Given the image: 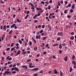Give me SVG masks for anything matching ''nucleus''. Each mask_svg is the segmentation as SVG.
<instances>
[{"mask_svg": "<svg viewBox=\"0 0 76 76\" xmlns=\"http://www.w3.org/2000/svg\"><path fill=\"white\" fill-rule=\"evenodd\" d=\"M15 70V71H17V72H19V69L17 67H13L12 69V71H13Z\"/></svg>", "mask_w": 76, "mask_h": 76, "instance_id": "1", "label": "nucleus"}, {"mask_svg": "<svg viewBox=\"0 0 76 76\" xmlns=\"http://www.w3.org/2000/svg\"><path fill=\"white\" fill-rule=\"evenodd\" d=\"M37 6V5H36V10H41V11H42V9H41V8H39L38 7H36Z\"/></svg>", "mask_w": 76, "mask_h": 76, "instance_id": "2", "label": "nucleus"}, {"mask_svg": "<svg viewBox=\"0 0 76 76\" xmlns=\"http://www.w3.org/2000/svg\"><path fill=\"white\" fill-rule=\"evenodd\" d=\"M20 54V50H19L18 51V52L16 53V55H15V56H18V55H19V54Z\"/></svg>", "mask_w": 76, "mask_h": 76, "instance_id": "3", "label": "nucleus"}, {"mask_svg": "<svg viewBox=\"0 0 76 76\" xmlns=\"http://www.w3.org/2000/svg\"><path fill=\"white\" fill-rule=\"evenodd\" d=\"M10 73L9 71H6L4 73V75H6V74H9Z\"/></svg>", "mask_w": 76, "mask_h": 76, "instance_id": "4", "label": "nucleus"}, {"mask_svg": "<svg viewBox=\"0 0 76 76\" xmlns=\"http://www.w3.org/2000/svg\"><path fill=\"white\" fill-rule=\"evenodd\" d=\"M21 67L22 68H25V69H27L28 68L27 66L25 65L21 66Z\"/></svg>", "mask_w": 76, "mask_h": 76, "instance_id": "5", "label": "nucleus"}, {"mask_svg": "<svg viewBox=\"0 0 76 76\" xmlns=\"http://www.w3.org/2000/svg\"><path fill=\"white\" fill-rule=\"evenodd\" d=\"M62 34H63V32H59L58 33L57 35H62Z\"/></svg>", "mask_w": 76, "mask_h": 76, "instance_id": "6", "label": "nucleus"}, {"mask_svg": "<svg viewBox=\"0 0 76 76\" xmlns=\"http://www.w3.org/2000/svg\"><path fill=\"white\" fill-rule=\"evenodd\" d=\"M4 28H3V29L5 31L6 30V26L4 25L3 26Z\"/></svg>", "mask_w": 76, "mask_h": 76, "instance_id": "7", "label": "nucleus"}, {"mask_svg": "<svg viewBox=\"0 0 76 76\" xmlns=\"http://www.w3.org/2000/svg\"><path fill=\"white\" fill-rule=\"evenodd\" d=\"M15 25H16V24H13L11 26V28H14Z\"/></svg>", "mask_w": 76, "mask_h": 76, "instance_id": "8", "label": "nucleus"}, {"mask_svg": "<svg viewBox=\"0 0 76 76\" xmlns=\"http://www.w3.org/2000/svg\"><path fill=\"white\" fill-rule=\"evenodd\" d=\"M72 64H73V65H74L75 66L76 65V62L75 61H73L72 62Z\"/></svg>", "mask_w": 76, "mask_h": 76, "instance_id": "9", "label": "nucleus"}, {"mask_svg": "<svg viewBox=\"0 0 76 76\" xmlns=\"http://www.w3.org/2000/svg\"><path fill=\"white\" fill-rule=\"evenodd\" d=\"M54 72L55 74H57V70L56 69H54Z\"/></svg>", "mask_w": 76, "mask_h": 76, "instance_id": "10", "label": "nucleus"}, {"mask_svg": "<svg viewBox=\"0 0 76 76\" xmlns=\"http://www.w3.org/2000/svg\"><path fill=\"white\" fill-rule=\"evenodd\" d=\"M38 49V48L37 47H35L34 48V50L35 51H37Z\"/></svg>", "mask_w": 76, "mask_h": 76, "instance_id": "11", "label": "nucleus"}, {"mask_svg": "<svg viewBox=\"0 0 76 76\" xmlns=\"http://www.w3.org/2000/svg\"><path fill=\"white\" fill-rule=\"evenodd\" d=\"M72 9H75V4H72Z\"/></svg>", "mask_w": 76, "mask_h": 76, "instance_id": "12", "label": "nucleus"}, {"mask_svg": "<svg viewBox=\"0 0 76 76\" xmlns=\"http://www.w3.org/2000/svg\"><path fill=\"white\" fill-rule=\"evenodd\" d=\"M67 56H66L65 58L64 59V60L65 61H67Z\"/></svg>", "mask_w": 76, "mask_h": 76, "instance_id": "13", "label": "nucleus"}, {"mask_svg": "<svg viewBox=\"0 0 76 76\" xmlns=\"http://www.w3.org/2000/svg\"><path fill=\"white\" fill-rule=\"evenodd\" d=\"M38 16V15L37 14H36L34 17H33V18L34 19H35L36 17H37Z\"/></svg>", "mask_w": 76, "mask_h": 76, "instance_id": "14", "label": "nucleus"}, {"mask_svg": "<svg viewBox=\"0 0 76 76\" xmlns=\"http://www.w3.org/2000/svg\"><path fill=\"white\" fill-rule=\"evenodd\" d=\"M61 48H62V45L61 44H60L59 45V48L60 49Z\"/></svg>", "mask_w": 76, "mask_h": 76, "instance_id": "15", "label": "nucleus"}, {"mask_svg": "<svg viewBox=\"0 0 76 76\" xmlns=\"http://www.w3.org/2000/svg\"><path fill=\"white\" fill-rule=\"evenodd\" d=\"M34 70L35 71H37V70H38V69H39V68H34Z\"/></svg>", "mask_w": 76, "mask_h": 76, "instance_id": "16", "label": "nucleus"}, {"mask_svg": "<svg viewBox=\"0 0 76 76\" xmlns=\"http://www.w3.org/2000/svg\"><path fill=\"white\" fill-rule=\"evenodd\" d=\"M72 40H73L74 39V37L72 36L70 38Z\"/></svg>", "mask_w": 76, "mask_h": 76, "instance_id": "17", "label": "nucleus"}, {"mask_svg": "<svg viewBox=\"0 0 76 76\" xmlns=\"http://www.w3.org/2000/svg\"><path fill=\"white\" fill-rule=\"evenodd\" d=\"M30 61H31V59H30L27 60L26 62H30Z\"/></svg>", "mask_w": 76, "mask_h": 76, "instance_id": "18", "label": "nucleus"}, {"mask_svg": "<svg viewBox=\"0 0 76 76\" xmlns=\"http://www.w3.org/2000/svg\"><path fill=\"white\" fill-rule=\"evenodd\" d=\"M17 21L18 22H22V20H20L18 19H17Z\"/></svg>", "mask_w": 76, "mask_h": 76, "instance_id": "19", "label": "nucleus"}, {"mask_svg": "<svg viewBox=\"0 0 76 76\" xmlns=\"http://www.w3.org/2000/svg\"><path fill=\"white\" fill-rule=\"evenodd\" d=\"M72 71V67H70V70H69V72H70V73H71Z\"/></svg>", "mask_w": 76, "mask_h": 76, "instance_id": "20", "label": "nucleus"}, {"mask_svg": "<svg viewBox=\"0 0 76 76\" xmlns=\"http://www.w3.org/2000/svg\"><path fill=\"white\" fill-rule=\"evenodd\" d=\"M30 4L31 6H32V7H34V5H33V3H30Z\"/></svg>", "mask_w": 76, "mask_h": 76, "instance_id": "21", "label": "nucleus"}, {"mask_svg": "<svg viewBox=\"0 0 76 76\" xmlns=\"http://www.w3.org/2000/svg\"><path fill=\"white\" fill-rule=\"evenodd\" d=\"M12 30H11L10 32H9L8 34H12Z\"/></svg>", "mask_w": 76, "mask_h": 76, "instance_id": "22", "label": "nucleus"}, {"mask_svg": "<svg viewBox=\"0 0 76 76\" xmlns=\"http://www.w3.org/2000/svg\"><path fill=\"white\" fill-rule=\"evenodd\" d=\"M29 15H26V16L25 17V19H26L27 18H28V16Z\"/></svg>", "mask_w": 76, "mask_h": 76, "instance_id": "23", "label": "nucleus"}, {"mask_svg": "<svg viewBox=\"0 0 76 76\" xmlns=\"http://www.w3.org/2000/svg\"><path fill=\"white\" fill-rule=\"evenodd\" d=\"M12 73H13V74H15L16 73V71H12Z\"/></svg>", "mask_w": 76, "mask_h": 76, "instance_id": "24", "label": "nucleus"}, {"mask_svg": "<svg viewBox=\"0 0 76 76\" xmlns=\"http://www.w3.org/2000/svg\"><path fill=\"white\" fill-rule=\"evenodd\" d=\"M15 50V48H12L11 49V51H12V50Z\"/></svg>", "mask_w": 76, "mask_h": 76, "instance_id": "25", "label": "nucleus"}, {"mask_svg": "<svg viewBox=\"0 0 76 76\" xmlns=\"http://www.w3.org/2000/svg\"><path fill=\"white\" fill-rule=\"evenodd\" d=\"M61 39L60 37H58L57 39V41H59V40H60Z\"/></svg>", "mask_w": 76, "mask_h": 76, "instance_id": "26", "label": "nucleus"}, {"mask_svg": "<svg viewBox=\"0 0 76 76\" xmlns=\"http://www.w3.org/2000/svg\"><path fill=\"white\" fill-rule=\"evenodd\" d=\"M18 41L19 42V43L20 44H22V41H21V40H18Z\"/></svg>", "mask_w": 76, "mask_h": 76, "instance_id": "27", "label": "nucleus"}, {"mask_svg": "<svg viewBox=\"0 0 76 76\" xmlns=\"http://www.w3.org/2000/svg\"><path fill=\"white\" fill-rule=\"evenodd\" d=\"M60 75L61 76H62V75H63V73H62V72H61V71H60Z\"/></svg>", "mask_w": 76, "mask_h": 76, "instance_id": "28", "label": "nucleus"}, {"mask_svg": "<svg viewBox=\"0 0 76 76\" xmlns=\"http://www.w3.org/2000/svg\"><path fill=\"white\" fill-rule=\"evenodd\" d=\"M42 32H43V30H41V31H40L39 33L40 34H41V33H42Z\"/></svg>", "mask_w": 76, "mask_h": 76, "instance_id": "29", "label": "nucleus"}, {"mask_svg": "<svg viewBox=\"0 0 76 76\" xmlns=\"http://www.w3.org/2000/svg\"><path fill=\"white\" fill-rule=\"evenodd\" d=\"M41 3H42V4H44L45 2H44V1H42L41 2Z\"/></svg>", "mask_w": 76, "mask_h": 76, "instance_id": "30", "label": "nucleus"}, {"mask_svg": "<svg viewBox=\"0 0 76 76\" xmlns=\"http://www.w3.org/2000/svg\"><path fill=\"white\" fill-rule=\"evenodd\" d=\"M71 6V4H69L68 5V7H70Z\"/></svg>", "mask_w": 76, "mask_h": 76, "instance_id": "31", "label": "nucleus"}, {"mask_svg": "<svg viewBox=\"0 0 76 76\" xmlns=\"http://www.w3.org/2000/svg\"><path fill=\"white\" fill-rule=\"evenodd\" d=\"M51 6L50 5H49L48 6V9L50 10L51 9Z\"/></svg>", "mask_w": 76, "mask_h": 76, "instance_id": "32", "label": "nucleus"}, {"mask_svg": "<svg viewBox=\"0 0 76 76\" xmlns=\"http://www.w3.org/2000/svg\"><path fill=\"white\" fill-rule=\"evenodd\" d=\"M58 45V44H55V45H53V47H55V46H57V45Z\"/></svg>", "mask_w": 76, "mask_h": 76, "instance_id": "33", "label": "nucleus"}, {"mask_svg": "<svg viewBox=\"0 0 76 76\" xmlns=\"http://www.w3.org/2000/svg\"><path fill=\"white\" fill-rule=\"evenodd\" d=\"M13 45H14V43H12V44L11 45V46L12 47H13Z\"/></svg>", "mask_w": 76, "mask_h": 76, "instance_id": "34", "label": "nucleus"}, {"mask_svg": "<svg viewBox=\"0 0 76 76\" xmlns=\"http://www.w3.org/2000/svg\"><path fill=\"white\" fill-rule=\"evenodd\" d=\"M59 53L60 54H61V53H62V50H60L59 51Z\"/></svg>", "mask_w": 76, "mask_h": 76, "instance_id": "35", "label": "nucleus"}, {"mask_svg": "<svg viewBox=\"0 0 76 76\" xmlns=\"http://www.w3.org/2000/svg\"><path fill=\"white\" fill-rule=\"evenodd\" d=\"M72 58L75 60V57L74 56H73L72 57Z\"/></svg>", "mask_w": 76, "mask_h": 76, "instance_id": "36", "label": "nucleus"}, {"mask_svg": "<svg viewBox=\"0 0 76 76\" xmlns=\"http://www.w3.org/2000/svg\"><path fill=\"white\" fill-rule=\"evenodd\" d=\"M64 13H67V10H65L64 11Z\"/></svg>", "mask_w": 76, "mask_h": 76, "instance_id": "37", "label": "nucleus"}, {"mask_svg": "<svg viewBox=\"0 0 76 76\" xmlns=\"http://www.w3.org/2000/svg\"><path fill=\"white\" fill-rule=\"evenodd\" d=\"M73 12V10H70V12H71L72 13Z\"/></svg>", "mask_w": 76, "mask_h": 76, "instance_id": "38", "label": "nucleus"}, {"mask_svg": "<svg viewBox=\"0 0 76 76\" xmlns=\"http://www.w3.org/2000/svg\"><path fill=\"white\" fill-rule=\"evenodd\" d=\"M46 38H47V37H45L43 38V40H45V39H46Z\"/></svg>", "mask_w": 76, "mask_h": 76, "instance_id": "39", "label": "nucleus"}, {"mask_svg": "<svg viewBox=\"0 0 76 76\" xmlns=\"http://www.w3.org/2000/svg\"><path fill=\"white\" fill-rule=\"evenodd\" d=\"M1 30H3V26H1Z\"/></svg>", "mask_w": 76, "mask_h": 76, "instance_id": "40", "label": "nucleus"}, {"mask_svg": "<svg viewBox=\"0 0 76 76\" xmlns=\"http://www.w3.org/2000/svg\"><path fill=\"white\" fill-rule=\"evenodd\" d=\"M67 18H71V16L70 15H68L67 16Z\"/></svg>", "mask_w": 76, "mask_h": 76, "instance_id": "41", "label": "nucleus"}, {"mask_svg": "<svg viewBox=\"0 0 76 76\" xmlns=\"http://www.w3.org/2000/svg\"><path fill=\"white\" fill-rule=\"evenodd\" d=\"M9 57H10V56H7V60H9Z\"/></svg>", "mask_w": 76, "mask_h": 76, "instance_id": "42", "label": "nucleus"}, {"mask_svg": "<svg viewBox=\"0 0 76 76\" xmlns=\"http://www.w3.org/2000/svg\"><path fill=\"white\" fill-rule=\"evenodd\" d=\"M62 46H66V44L65 43L62 44Z\"/></svg>", "mask_w": 76, "mask_h": 76, "instance_id": "43", "label": "nucleus"}, {"mask_svg": "<svg viewBox=\"0 0 76 76\" xmlns=\"http://www.w3.org/2000/svg\"><path fill=\"white\" fill-rule=\"evenodd\" d=\"M10 48H7V51H9V50H10Z\"/></svg>", "mask_w": 76, "mask_h": 76, "instance_id": "44", "label": "nucleus"}, {"mask_svg": "<svg viewBox=\"0 0 76 76\" xmlns=\"http://www.w3.org/2000/svg\"><path fill=\"white\" fill-rule=\"evenodd\" d=\"M39 37V36H38L36 35V39H38V38Z\"/></svg>", "mask_w": 76, "mask_h": 76, "instance_id": "45", "label": "nucleus"}, {"mask_svg": "<svg viewBox=\"0 0 76 76\" xmlns=\"http://www.w3.org/2000/svg\"><path fill=\"white\" fill-rule=\"evenodd\" d=\"M42 28H45V25H43L42 26Z\"/></svg>", "mask_w": 76, "mask_h": 76, "instance_id": "46", "label": "nucleus"}, {"mask_svg": "<svg viewBox=\"0 0 76 76\" xmlns=\"http://www.w3.org/2000/svg\"><path fill=\"white\" fill-rule=\"evenodd\" d=\"M29 44H30V45H32V42H29Z\"/></svg>", "mask_w": 76, "mask_h": 76, "instance_id": "47", "label": "nucleus"}, {"mask_svg": "<svg viewBox=\"0 0 76 76\" xmlns=\"http://www.w3.org/2000/svg\"><path fill=\"white\" fill-rule=\"evenodd\" d=\"M34 23H37V22H38V20H35L34 21Z\"/></svg>", "mask_w": 76, "mask_h": 76, "instance_id": "48", "label": "nucleus"}, {"mask_svg": "<svg viewBox=\"0 0 76 76\" xmlns=\"http://www.w3.org/2000/svg\"><path fill=\"white\" fill-rule=\"evenodd\" d=\"M37 73L34 74V76H37Z\"/></svg>", "mask_w": 76, "mask_h": 76, "instance_id": "49", "label": "nucleus"}, {"mask_svg": "<svg viewBox=\"0 0 76 76\" xmlns=\"http://www.w3.org/2000/svg\"><path fill=\"white\" fill-rule=\"evenodd\" d=\"M48 45H49L48 44H47V45H46V47H47Z\"/></svg>", "mask_w": 76, "mask_h": 76, "instance_id": "50", "label": "nucleus"}, {"mask_svg": "<svg viewBox=\"0 0 76 76\" xmlns=\"http://www.w3.org/2000/svg\"><path fill=\"white\" fill-rule=\"evenodd\" d=\"M15 16H16V15L14 14L13 15V18H15Z\"/></svg>", "mask_w": 76, "mask_h": 76, "instance_id": "51", "label": "nucleus"}, {"mask_svg": "<svg viewBox=\"0 0 76 76\" xmlns=\"http://www.w3.org/2000/svg\"><path fill=\"white\" fill-rule=\"evenodd\" d=\"M9 12H10V7H9L8 8Z\"/></svg>", "mask_w": 76, "mask_h": 76, "instance_id": "52", "label": "nucleus"}, {"mask_svg": "<svg viewBox=\"0 0 76 76\" xmlns=\"http://www.w3.org/2000/svg\"><path fill=\"white\" fill-rule=\"evenodd\" d=\"M52 2L53 1H52V0H50L49 1V2L50 3H52Z\"/></svg>", "mask_w": 76, "mask_h": 76, "instance_id": "53", "label": "nucleus"}, {"mask_svg": "<svg viewBox=\"0 0 76 76\" xmlns=\"http://www.w3.org/2000/svg\"><path fill=\"white\" fill-rule=\"evenodd\" d=\"M19 48V46H17L16 47V49H17V50H18V48Z\"/></svg>", "mask_w": 76, "mask_h": 76, "instance_id": "54", "label": "nucleus"}, {"mask_svg": "<svg viewBox=\"0 0 76 76\" xmlns=\"http://www.w3.org/2000/svg\"><path fill=\"white\" fill-rule=\"evenodd\" d=\"M46 53H47V52H44L43 53L44 54H45V55L46 54Z\"/></svg>", "mask_w": 76, "mask_h": 76, "instance_id": "55", "label": "nucleus"}, {"mask_svg": "<svg viewBox=\"0 0 76 76\" xmlns=\"http://www.w3.org/2000/svg\"><path fill=\"white\" fill-rule=\"evenodd\" d=\"M12 60V58H10L9 59V60Z\"/></svg>", "mask_w": 76, "mask_h": 76, "instance_id": "56", "label": "nucleus"}, {"mask_svg": "<svg viewBox=\"0 0 76 76\" xmlns=\"http://www.w3.org/2000/svg\"><path fill=\"white\" fill-rule=\"evenodd\" d=\"M71 35H74V32H73L72 33H71Z\"/></svg>", "mask_w": 76, "mask_h": 76, "instance_id": "57", "label": "nucleus"}, {"mask_svg": "<svg viewBox=\"0 0 76 76\" xmlns=\"http://www.w3.org/2000/svg\"><path fill=\"white\" fill-rule=\"evenodd\" d=\"M16 46H18L19 45V43H16Z\"/></svg>", "mask_w": 76, "mask_h": 76, "instance_id": "58", "label": "nucleus"}, {"mask_svg": "<svg viewBox=\"0 0 76 76\" xmlns=\"http://www.w3.org/2000/svg\"><path fill=\"white\" fill-rule=\"evenodd\" d=\"M53 58H56V57L54 55L53 56Z\"/></svg>", "mask_w": 76, "mask_h": 76, "instance_id": "59", "label": "nucleus"}, {"mask_svg": "<svg viewBox=\"0 0 76 76\" xmlns=\"http://www.w3.org/2000/svg\"><path fill=\"white\" fill-rule=\"evenodd\" d=\"M63 1H61V3L62 4H63Z\"/></svg>", "mask_w": 76, "mask_h": 76, "instance_id": "60", "label": "nucleus"}, {"mask_svg": "<svg viewBox=\"0 0 76 76\" xmlns=\"http://www.w3.org/2000/svg\"><path fill=\"white\" fill-rule=\"evenodd\" d=\"M67 1H65V4H67Z\"/></svg>", "mask_w": 76, "mask_h": 76, "instance_id": "61", "label": "nucleus"}, {"mask_svg": "<svg viewBox=\"0 0 76 76\" xmlns=\"http://www.w3.org/2000/svg\"><path fill=\"white\" fill-rule=\"evenodd\" d=\"M38 13V14L37 15V16H40V13Z\"/></svg>", "mask_w": 76, "mask_h": 76, "instance_id": "62", "label": "nucleus"}, {"mask_svg": "<svg viewBox=\"0 0 76 76\" xmlns=\"http://www.w3.org/2000/svg\"><path fill=\"white\" fill-rule=\"evenodd\" d=\"M61 4H60V2H58V5H59L60 6H61Z\"/></svg>", "mask_w": 76, "mask_h": 76, "instance_id": "63", "label": "nucleus"}, {"mask_svg": "<svg viewBox=\"0 0 76 76\" xmlns=\"http://www.w3.org/2000/svg\"><path fill=\"white\" fill-rule=\"evenodd\" d=\"M29 11H27V14H29Z\"/></svg>", "mask_w": 76, "mask_h": 76, "instance_id": "64", "label": "nucleus"}]
</instances>
